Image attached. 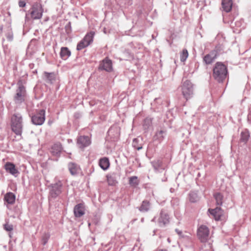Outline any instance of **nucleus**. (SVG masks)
<instances>
[{"mask_svg":"<svg viewBox=\"0 0 251 251\" xmlns=\"http://www.w3.org/2000/svg\"><path fill=\"white\" fill-rule=\"evenodd\" d=\"M227 69L223 63L217 62L213 69V76L218 82L221 83L226 79L227 75Z\"/></svg>","mask_w":251,"mask_h":251,"instance_id":"f257e3e1","label":"nucleus"},{"mask_svg":"<svg viewBox=\"0 0 251 251\" xmlns=\"http://www.w3.org/2000/svg\"><path fill=\"white\" fill-rule=\"evenodd\" d=\"M11 128L17 135H21L23 129V119L20 114H15L12 117Z\"/></svg>","mask_w":251,"mask_h":251,"instance_id":"f03ea898","label":"nucleus"},{"mask_svg":"<svg viewBox=\"0 0 251 251\" xmlns=\"http://www.w3.org/2000/svg\"><path fill=\"white\" fill-rule=\"evenodd\" d=\"M17 85L18 88L16 91V94L14 97V100L16 103H21L25 100V87L23 86L21 80H19Z\"/></svg>","mask_w":251,"mask_h":251,"instance_id":"7ed1b4c3","label":"nucleus"},{"mask_svg":"<svg viewBox=\"0 0 251 251\" xmlns=\"http://www.w3.org/2000/svg\"><path fill=\"white\" fill-rule=\"evenodd\" d=\"M182 94L186 100L191 98L193 94V88L192 83L189 80L183 82L182 85Z\"/></svg>","mask_w":251,"mask_h":251,"instance_id":"20e7f679","label":"nucleus"},{"mask_svg":"<svg viewBox=\"0 0 251 251\" xmlns=\"http://www.w3.org/2000/svg\"><path fill=\"white\" fill-rule=\"evenodd\" d=\"M197 235L201 242L206 243L209 239L208 228L205 226H201L198 229Z\"/></svg>","mask_w":251,"mask_h":251,"instance_id":"39448f33","label":"nucleus"},{"mask_svg":"<svg viewBox=\"0 0 251 251\" xmlns=\"http://www.w3.org/2000/svg\"><path fill=\"white\" fill-rule=\"evenodd\" d=\"M62 184L59 181L50 185V190L49 199L56 198L62 192Z\"/></svg>","mask_w":251,"mask_h":251,"instance_id":"423d86ee","label":"nucleus"},{"mask_svg":"<svg viewBox=\"0 0 251 251\" xmlns=\"http://www.w3.org/2000/svg\"><path fill=\"white\" fill-rule=\"evenodd\" d=\"M43 12V8L42 5L39 3L34 4L31 8L30 11L31 17L33 20L40 19L42 18Z\"/></svg>","mask_w":251,"mask_h":251,"instance_id":"0eeeda50","label":"nucleus"},{"mask_svg":"<svg viewBox=\"0 0 251 251\" xmlns=\"http://www.w3.org/2000/svg\"><path fill=\"white\" fill-rule=\"evenodd\" d=\"M45 120V111L40 110L36 114L32 117L31 120L35 125H42Z\"/></svg>","mask_w":251,"mask_h":251,"instance_id":"6e6552de","label":"nucleus"},{"mask_svg":"<svg viewBox=\"0 0 251 251\" xmlns=\"http://www.w3.org/2000/svg\"><path fill=\"white\" fill-rule=\"evenodd\" d=\"M91 141L88 136H80L77 141V144L79 148H84L90 145Z\"/></svg>","mask_w":251,"mask_h":251,"instance_id":"1a4fd4ad","label":"nucleus"},{"mask_svg":"<svg viewBox=\"0 0 251 251\" xmlns=\"http://www.w3.org/2000/svg\"><path fill=\"white\" fill-rule=\"evenodd\" d=\"M4 168L7 172L15 176H17L19 174V171L16 168L15 165L12 163L7 162L5 164Z\"/></svg>","mask_w":251,"mask_h":251,"instance_id":"9d476101","label":"nucleus"},{"mask_svg":"<svg viewBox=\"0 0 251 251\" xmlns=\"http://www.w3.org/2000/svg\"><path fill=\"white\" fill-rule=\"evenodd\" d=\"M169 218L168 215L162 210L160 213V216L158 219V223L160 226H164L169 223Z\"/></svg>","mask_w":251,"mask_h":251,"instance_id":"9b49d317","label":"nucleus"},{"mask_svg":"<svg viewBox=\"0 0 251 251\" xmlns=\"http://www.w3.org/2000/svg\"><path fill=\"white\" fill-rule=\"evenodd\" d=\"M99 68L107 72L111 71L112 70V61L108 58L104 59L100 64Z\"/></svg>","mask_w":251,"mask_h":251,"instance_id":"f8f14e48","label":"nucleus"},{"mask_svg":"<svg viewBox=\"0 0 251 251\" xmlns=\"http://www.w3.org/2000/svg\"><path fill=\"white\" fill-rule=\"evenodd\" d=\"M216 57L217 52L215 50H213L203 57V61L206 64H210L215 60Z\"/></svg>","mask_w":251,"mask_h":251,"instance_id":"ddd939ff","label":"nucleus"},{"mask_svg":"<svg viewBox=\"0 0 251 251\" xmlns=\"http://www.w3.org/2000/svg\"><path fill=\"white\" fill-rule=\"evenodd\" d=\"M74 212L76 217H80L83 216L85 214L83 204L79 203L76 205L74 207Z\"/></svg>","mask_w":251,"mask_h":251,"instance_id":"4468645a","label":"nucleus"},{"mask_svg":"<svg viewBox=\"0 0 251 251\" xmlns=\"http://www.w3.org/2000/svg\"><path fill=\"white\" fill-rule=\"evenodd\" d=\"M208 211L216 221L219 220L223 214L222 209L218 207L212 209H209Z\"/></svg>","mask_w":251,"mask_h":251,"instance_id":"2eb2a0df","label":"nucleus"},{"mask_svg":"<svg viewBox=\"0 0 251 251\" xmlns=\"http://www.w3.org/2000/svg\"><path fill=\"white\" fill-rule=\"evenodd\" d=\"M68 169L72 175H76L80 171V167L76 164L70 163L68 164Z\"/></svg>","mask_w":251,"mask_h":251,"instance_id":"dca6fc26","label":"nucleus"},{"mask_svg":"<svg viewBox=\"0 0 251 251\" xmlns=\"http://www.w3.org/2000/svg\"><path fill=\"white\" fill-rule=\"evenodd\" d=\"M62 151V147L60 143L54 144L50 149V152L53 155L58 156Z\"/></svg>","mask_w":251,"mask_h":251,"instance_id":"f3484780","label":"nucleus"},{"mask_svg":"<svg viewBox=\"0 0 251 251\" xmlns=\"http://www.w3.org/2000/svg\"><path fill=\"white\" fill-rule=\"evenodd\" d=\"M222 5L223 10L226 12L230 11L232 6V0H222Z\"/></svg>","mask_w":251,"mask_h":251,"instance_id":"a211bd4d","label":"nucleus"},{"mask_svg":"<svg viewBox=\"0 0 251 251\" xmlns=\"http://www.w3.org/2000/svg\"><path fill=\"white\" fill-rule=\"evenodd\" d=\"M15 195L12 192L6 193L4 198V200L7 204H13L15 201Z\"/></svg>","mask_w":251,"mask_h":251,"instance_id":"6ab92c4d","label":"nucleus"},{"mask_svg":"<svg viewBox=\"0 0 251 251\" xmlns=\"http://www.w3.org/2000/svg\"><path fill=\"white\" fill-rule=\"evenodd\" d=\"M71 51L67 47H62L60 52L61 58L63 60H66L71 55Z\"/></svg>","mask_w":251,"mask_h":251,"instance_id":"aec40b11","label":"nucleus"},{"mask_svg":"<svg viewBox=\"0 0 251 251\" xmlns=\"http://www.w3.org/2000/svg\"><path fill=\"white\" fill-rule=\"evenodd\" d=\"M99 165L103 170H107L109 166V161L107 158L103 157L99 161Z\"/></svg>","mask_w":251,"mask_h":251,"instance_id":"412c9836","label":"nucleus"},{"mask_svg":"<svg viewBox=\"0 0 251 251\" xmlns=\"http://www.w3.org/2000/svg\"><path fill=\"white\" fill-rule=\"evenodd\" d=\"M94 35L95 32L90 31L89 33H87L83 39L86 43H88V46L93 42Z\"/></svg>","mask_w":251,"mask_h":251,"instance_id":"4be33fe9","label":"nucleus"},{"mask_svg":"<svg viewBox=\"0 0 251 251\" xmlns=\"http://www.w3.org/2000/svg\"><path fill=\"white\" fill-rule=\"evenodd\" d=\"M150 208V203L148 201H143L141 206L139 208V210L141 212H147Z\"/></svg>","mask_w":251,"mask_h":251,"instance_id":"5701e85b","label":"nucleus"},{"mask_svg":"<svg viewBox=\"0 0 251 251\" xmlns=\"http://www.w3.org/2000/svg\"><path fill=\"white\" fill-rule=\"evenodd\" d=\"M44 75L46 77V81L50 83H52L55 80V75L53 73L45 72Z\"/></svg>","mask_w":251,"mask_h":251,"instance_id":"b1692460","label":"nucleus"},{"mask_svg":"<svg viewBox=\"0 0 251 251\" xmlns=\"http://www.w3.org/2000/svg\"><path fill=\"white\" fill-rule=\"evenodd\" d=\"M166 134V132L164 130H160L156 132L154 138L155 140H158L159 141H162L164 139V137Z\"/></svg>","mask_w":251,"mask_h":251,"instance_id":"393cba45","label":"nucleus"},{"mask_svg":"<svg viewBox=\"0 0 251 251\" xmlns=\"http://www.w3.org/2000/svg\"><path fill=\"white\" fill-rule=\"evenodd\" d=\"M217 205H221L223 203V196L220 193H216L214 195Z\"/></svg>","mask_w":251,"mask_h":251,"instance_id":"a878e982","label":"nucleus"},{"mask_svg":"<svg viewBox=\"0 0 251 251\" xmlns=\"http://www.w3.org/2000/svg\"><path fill=\"white\" fill-rule=\"evenodd\" d=\"M188 56V52L186 49H183L180 53V60L181 62H184Z\"/></svg>","mask_w":251,"mask_h":251,"instance_id":"bb28decb","label":"nucleus"},{"mask_svg":"<svg viewBox=\"0 0 251 251\" xmlns=\"http://www.w3.org/2000/svg\"><path fill=\"white\" fill-rule=\"evenodd\" d=\"M139 141V139L138 138H134L132 142V146L137 150H140L142 149V145L138 144Z\"/></svg>","mask_w":251,"mask_h":251,"instance_id":"cd10ccee","label":"nucleus"},{"mask_svg":"<svg viewBox=\"0 0 251 251\" xmlns=\"http://www.w3.org/2000/svg\"><path fill=\"white\" fill-rule=\"evenodd\" d=\"M88 46V43H86L85 41L82 39L77 45L76 49L78 50H81L84 48Z\"/></svg>","mask_w":251,"mask_h":251,"instance_id":"c85d7f7f","label":"nucleus"},{"mask_svg":"<svg viewBox=\"0 0 251 251\" xmlns=\"http://www.w3.org/2000/svg\"><path fill=\"white\" fill-rule=\"evenodd\" d=\"M189 200L192 202H196L198 200L197 194L194 192H191L189 194Z\"/></svg>","mask_w":251,"mask_h":251,"instance_id":"c756f323","label":"nucleus"},{"mask_svg":"<svg viewBox=\"0 0 251 251\" xmlns=\"http://www.w3.org/2000/svg\"><path fill=\"white\" fill-rule=\"evenodd\" d=\"M129 183L131 185L135 186L138 184L137 177L136 176H131L129 178Z\"/></svg>","mask_w":251,"mask_h":251,"instance_id":"7c9ffc66","label":"nucleus"},{"mask_svg":"<svg viewBox=\"0 0 251 251\" xmlns=\"http://www.w3.org/2000/svg\"><path fill=\"white\" fill-rule=\"evenodd\" d=\"M249 137V134L248 132H242L241 134V140L243 142H246Z\"/></svg>","mask_w":251,"mask_h":251,"instance_id":"2f4dec72","label":"nucleus"},{"mask_svg":"<svg viewBox=\"0 0 251 251\" xmlns=\"http://www.w3.org/2000/svg\"><path fill=\"white\" fill-rule=\"evenodd\" d=\"M107 182L110 185H114L117 183V181L114 176H107Z\"/></svg>","mask_w":251,"mask_h":251,"instance_id":"473e14b6","label":"nucleus"},{"mask_svg":"<svg viewBox=\"0 0 251 251\" xmlns=\"http://www.w3.org/2000/svg\"><path fill=\"white\" fill-rule=\"evenodd\" d=\"M151 124V120L150 118H146L144 121L143 126L145 128H148Z\"/></svg>","mask_w":251,"mask_h":251,"instance_id":"72a5a7b5","label":"nucleus"},{"mask_svg":"<svg viewBox=\"0 0 251 251\" xmlns=\"http://www.w3.org/2000/svg\"><path fill=\"white\" fill-rule=\"evenodd\" d=\"M4 228L7 231H11L13 230V227L12 225L6 223L4 225Z\"/></svg>","mask_w":251,"mask_h":251,"instance_id":"f704fd0d","label":"nucleus"},{"mask_svg":"<svg viewBox=\"0 0 251 251\" xmlns=\"http://www.w3.org/2000/svg\"><path fill=\"white\" fill-rule=\"evenodd\" d=\"M6 37L8 41H12L13 39V34L12 31L8 32L6 34Z\"/></svg>","mask_w":251,"mask_h":251,"instance_id":"c9c22d12","label":"nucleus"},{"mask_svg":"<svg viewBox=\"0 0 251 251\" xmlns=\"http://www.w3.org/2000/svg\"><path fill=\"white\" fill-rule=\"evenodd\" d=\"M49 238V236L48 235H45L43 237L42 241L43 245H45L47 243Z\"/></svg>","mask_w":251,"mask_h":251,"instance_id":"e433bc0d","label":"nucleus"},{"mask_svg":"<svg viewBox=\"0 0 251 251\" xmlns=\"http://www.w3.org/2000/svg\"><path fill=\"white\" fill-rule=\"evenodd\" d=\"M25 2L24 1L20 0L19 2V5L20 7H24L25 6Z\"/></svg>","mask_w":251,"mask_h":251,"instance_id":"4c0bfd02","label":"nucleus"},{"mask_svg":"<svg viewBox=\"0 0 251 251\" xmlns=\"http://www.w3.org/2000/svg\"><path fill=\"white\" fill-rule=\"evenodd\" d=\"M176 232L179 235V236H181L182 235V231L180 230H179L178 229H176Z\"/></svg>","mask_w":251,"mask_h":251,"instance_id":"58836bf2","label":"nucleus"},{"mask_svg":"<svg viewBox=\"0 0 251 251\" xmlns=\"http://www.w3.org/2000/svg\"><path fill=\"white\" fill-rule=\"evenodd\" d=\"M2 29H3V26L2 25H0V35L2 32Z\"/></svg>","mask_w":251,"mask_h":251,"instance_id":"ea45409f","label":"nucleus"},{"mask_svg":"<svg viewBox=\"0 0 251 251\" xmlns=\"http://www.w3.org/2000/svg\"><path fill=\"white\" fill-rule=\"evenodd\" d=\"M152 163H153V167H154V169H157V167H156L155 166V165L154 164V162H153Z\"/></svg>","mask_w":251,"mask_h":251,"instance_id":"a19ab883","label":"nucleus"},{"mask_svg":"<svg viewBox=\"0 0 251 251\" xmlns=\"http://www.w3.org/2000/svg\"><path fill=\"white\" fill-rule=\"evenodd\" d=\"M158 251H168L166 250H159Z\"/></svg>","mask_w":251,"mask_h":251,"instance_id":"79ce46f5","label":"nucleus"},{"mask_svg":"<svg viewBox=\"0 0 251 251\" xmlns=\"http://www.w3.org/2000/svg\"><path fill=\"white\" fill-rule=\"evenodd\" d=\"M168 241L169 242H170V239H169V238H168Z\"/></svg>","mask_w":251,"mask_h":251,"instance_id":"37998d69","label":"nucleus"},{"mask_svg":"<svg viewBox=\"0 0 251 251\" xmlns=\"http://www.w3.org/2000/svg\"><path fill=\"white\" fill-rule=\"evenodd\" d=\"M111 130H112L111 129H110L108 131L110 132L111 131Z\"/></svg>","mask_w":251,"mask_h":251,"instance_id":"c03bdc74","label":"nucleus"}]
</instances>
